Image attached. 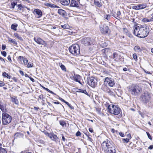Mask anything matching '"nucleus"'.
I'll return each mask as SVG.
<instances>
[{
    "instance_id": "f257e3e1",
    "label": "nucleus",
    "mask_w": 153,
    "mask_h": 153,
    "mask_svg": "<svg viewBox=\"0 0 153 153\" xmlns=\"http://www.w3.org/2000/svg\"><path fill=\"white\" fill-rule=\"evenodd\" d=\"M149 33V29L147 27H143L142 26L135 27L134 31V35L140 38H144L146 37Z\"/></svg>"
},
{
    "instance_id": "f03ea898",
    "label": "nucleus",
    "mask_w": 153,
    "mask_h": 153,
    "mask_svg": "<svg viewBox=\"0 0 153 153\" xmlns=\"http://www.w3.org/2000/svg\"><path fill=\"white\" fill-rule=\"evenodd\" d=\"M105 105L107 107L108 111L111 114L114 115H118V118H121L122 116V111L117 105L113 104H105Z\"/></svg>"
},
{
    "instance_id": "7ed1b4c3",
    "label": "nucleus",
    "mask_w": 153,
    "mask_h": 153,
    "mask_svg": "<svg viewBox=\"0 0 153 153\" xmlns=\"http://www.w3.org/2000/svg\"><path fill=\"white\" fill-rule=\"evenodd\" d=\"M128 91L132 95L137 96L142 91V89L137 85H133L129 87Z\"/></svg>"
},
{
    "instance_id": "20e7f679",
    "label": "nucleus",
    "mask_w": 153,
    "mask_h": 153,
    "mask_svg": "<svg viewBox=\"0 0 153 153\" xmlns=\"http://www.w3.org/2000/svg\"><path fill=\"white\" fill-rule=\"evenodd\" d=\"M69 50L70 53L75 56L79 55L80 53L79 46L76 44L71 46L69 48Z\"/></svg>"
},
{
    "instance_id": "39448f33",
    "label": "nucleus",
    "mask_w": 153,
    "mask_h": 153,
    "mask_svg": "<svg viewBox=\"0 0 153 153\" xmlns=\"http://www.w3.org/2000/svg\"><path fill=\"white\" fill-rule=\"evenodd\" d=\"M12 119V117L6 113L2 114V123L4 125H7L10 123Z\"/></svg>"
},
{
    "instance_id": "423d86ee",
    "label": "nucleus",
    "mask_w": 153,
    "mask_h": 153,
    "mask_svg": "<svg viewBox=\"0 0 153 153\" xmlns=\"http://www.w3.org/2000/svg\"><path fill=\"white\" fill-rule=\"evenodd\" d=\"M102 150L104 151L113 145L112 142L108 140L104 141L101 144Z\"/></svg>"
},
{
    "instance_id": "0eeeda50",
    "label": "nucleus",
    "mask_w": 153,
    "mask_h": 153,
    "mask_svg": "<svg viewBox=\"0 0 153 153\" xmlns=\"http://www.w3.org/2000/svg\"><path fill=\"white\" fill-rule=\"evenodd\" d=\"M87 81L88 85L93 88H94L97 85V80L94 77L87 78Z\"/></svg>"
},
{
    "instance_id": "6e6552de",
    "label": "nucleus",
    "mask_w": 153,
    "mask_h": 153,
    "mask_svg": "<svg viewBox=\"0 0 153 153\" xmlns=\"http://www.w3.org/2000/svg\"><path fill=\"white\" fill-rule=\"evenodd\" d=\"M150 94L147 91L144 92L141 96L142 100L144 103L148 102L150 100Z\"/></svg>"
},
{
    "instance_id": "1a4fd4ad",
    "label": "nucleus",
    "mask_w": 153,
    "mask_h": 153,
    "mask_svg": "<svg viewBox=\"0 0 153 153\" xmlns=\"http://www.w3.org/2000/svg\"><path fill=\"white\" fill-rule=\"evenodd\" d=\"M100 30L102 33L105 34L108 33L109 28L108 26L106 25L102 24L100 25Z\"/></svg>"
},
{
    "instance_id": "9d476101",
    "label": "nucleus",
    "mask_w": 153,
    "mask_h": 153,
    "mask_svg": "<svg viewBox=\"0 0 153 153\" xmlns=\"http://www.w3.org/2000/svg\"><path fill=\"white\" fill-rule=\"evenodd\" d=\"M104 83L106 85H108L109 86L112 87L115 85L114 80L111 78L106 77L105 79Z\"/></svg>"
},
{
    "instance_id": "9b49d317",
    "label": "nucleus",
    "mask_w": 153,
    "mask_h": 153,
    "mask_svg": "<svg viewBox=\"0 0 153 153\" xmlns=\"http://www.w3.org/2000/svg\"><path fill=\"white\" fill-rule=\"evenodd\" d=\"M70 78L75 81L79 82L80 84L82 85L80 81L82 79L81 77L79 75L77 74H74V75L71 76Z\"/></svg>"
},
{
    "instance_id": "f8f14e48",
    "label": "nucleus",
    "mask_w": 153,
    "mask_h": 153,
    "mask_svg": "<svg viewBox=\"0 0 153 153\" xmlns=\"http://www.w3.org/2000/svg\"><path fill=\"white\" fill-rule=\"evenodd\" d=\"M34 40L37 44L39 45H42L46 46L47 44L42 39L38 37H35L34 38Z\"/></svg>"
},
{
    "instance_id": "ddd939ff",
    "label": "nucleus",
    "mask_w": 153,
    "mask_h": 153,
    "mask_svg": "<svg viewBox=\"0 0 153 153\" xmlns=\"http://www.w3.org/2000/svg\"><path fill=\"white\" fill-rule=\"evenodd\" d=\"M113 59L115 61H118L122 59V57L119 52L114 53H113Z\"/></svg>"
},
{
    "instance_id": "4468645a",
    "label": "nucleus",
    "mask_w": 153,
    "mask_h": 153,
    "mask_svg": "<svg viewBox=\"0 0 153 153\" xmlns=\"http://www.w3.org/2000/svg\"><path fill=\"white\" fill-rule=\"evenodd\" d=\"M82 43L84 44L85 46L91 45V38L89 37H87L82 39Z\"/></svg>"
},
{
    "instance_id": "2eb2a0df",
    "label": "nucleus",
    "mask_w": 153,
    "mask_h": 153,
    "mask_svg": "<svg viewBox=\"0 0 153 153\" xmlns=\"http://www.w3.org/2000/svg\"><path fill=\"white\" fill-rule=\"evenodd\" d=\"M106 85H107L104 83L102 85L101 89L104 92L108 93L110 94H111L112 92L111 91Z\"/></svg>"
},
{
    "instance_id": "dca6fc26",
    "label": "nucleus",
    "mask_w": 153,
    "mask_h": 153,
    "mask_svg": "<svg viewBox=\"0 0 153 153\" xmlns=\"http://www.w3.org/2000/svg\"><path fill=\"white\" fill-rule=\"evenodd\" d=\"M33 13L36 18H39L41 17L42 15V11L39 9L34 10Z\"/></svg>"
},
{
    "instance_id": "f3484780",
    "label": "nucleus",
    "mask_w": 153,
    "mask_h": 153,
    "mask_svg": "<svg viewBox=\"0 0 153 153\" xmlns=\"http://www.w3.org/2000/svg\"><path fill=\"white\" fill-rule=\"evenodd\" d=\"M104 152L106 153H116V150L115 146L113 145Z\"/></svg>"
},
{
    "instance_id": "a211bd4d",
    "label": "nucleus",
    "mask_w": 153,
    "mask_h": 153,
    "mask_svg": "<svg viewBox=\"0 0 153 153\" xmlns=\"http://www.w3.org/2000/svg\"><path fill=\"white\" fill-rule=\"evenodd\" d=\"M79 2L78 0H72L70 6L73 7H78L79 6Z\"/></svg>"
},
{
    "instance_id": "6ab92c4d",
    "label": "nucleus",
    "mask_w": 153,
    "mask_h": 153,
    "mask_svg": "<svg viewBox=\"0 0 153 153\" xmlns=\"http://www.w3.org/2000/svg\"><path fill=\"white\" fill-rule=\"evenodd\" d=\"M52 140L56 142H59V139L57 137V135L53 133H51V135L49 137Z\"/></svg>"
},
{
    "instance_id": "aec40b11",
    "label": "nucleus",
    "mask_w": 153,
    "mask_h": 153,
    "mask_svg": "<svg viewBox=\"0 0 153 153\" xmlns=\"http://www.w3.org/2000/svg\"><path fill=\"white\" fill-rule=\"evenodd\" d=\"M24 135L20 132H17L15 133L14 136V139H17L18 138H23Z\"/></svg>"
},
{
    "instance_id": "412c9836",
    "label": "nucleus",
    "mask_w": 153,
    "mask_h": 153,
    "mask_svg": "<svg viewBox=\"0 0 153 153\" xmlns=\"http://www.w3.org/2000/svg\"><path fill=\"white\" fill-rule=\"evenodd\" d=\"M61 4L63 5H67L70 3V0H60Z\"/></svg>"
},
{
    "instance_id": "4be33fe9",
    "label": "nucleus",
    "mask_w": 153,
    "mask_h": 153,
    "mask_svg": "<svg viewBox=\"0 0 153 153\" xmlns=\"http://www.w3.org/2000/svg\"><path fill=\"white\" fill-rule=\"evenodd\" d=\"M45 5L48 6L49 7L51 8H59V7L57 5H56L55 4L48 3H45Z\"/></svg>"
},
{
    "instance_id": "5701e85b",
    "label": "nucleus",
    "mask_w": 153,
    "mask_h": 153,
    "mask_svg": "<svg viewBox=\"0 0 153 153\" xmlns=\"http://www.w3.org/2000/svg\"><path fill=\"white\" fill-rule=\"evenodd\" d=\"M0 109L4 113H6L7 111L6 106L4 105L0 104Z\"/></svg>"
},
{
    "instance_id": "b1692460",
    "label": "nucleus",
    "mask_w": 153,
    "mask_h": 153,
    "mask_svg": "<svg viewBox=\"0 0 153 153\" xmlns=\"http://www.w3.org/2000/svg\"><path fill=\"white\" fill-rule=\"evenodd\" d=\"M120 11H118L117 12L116 15H115V14H113L112 15L117 19L119 20L120 18Z\"/></svg>"
},
{
    "instance_id": "393cba45",
    "label": "nucleus",
    "mask_w": 153,
    "mask_h": 153,
    "mask_svg": "<svg viewBox=\"0 0 153 153\" xmlns=\"http://www.w3.org/2000/svg\"><path fill=\"white\" fill-rule=\"evenodd\" d=\"M11 100L13 102H14L16 104H18L19 102L16 97H11Z\"/></svg>"
},
{
    "instance_id": "a878e982",
    "label": "nucleus",
    "mask_w": 153,
    "mask_h": 153,
    "mask_svg": "<svg viewBox=\"0 0 153 153\" xmlns=\"http://www.w3.org/2000/svg\"><path fill=\"white\" fill-rule=\"evenodd\" d=\"M147 6L146 4H140L138 5L139 10L145 8Z\"/></svg>"
},
{
    "instance_id": "bb28decb",
    "label": "nucleus",
    "mask_w": 153,
    "mask_h": 153,
    "mask_svg": "<svg viewBox=\"0 0 153 153\" xmlns=\"http://www.w3.org/2000/svg\"><path fill=\"white\" fill-rule=\"evenodd\" d=\"M8 41L12 43H13V44L14 45H17V43L16 42V40L15 39H13L11 38H8Z\"/></svg>"
},
{
    "instance_id": "cd10ccee",
    "label": "nucleus",
    "mask_w": 153,
    "mask_h": 153,
    "mask_svg": "<svg viewBox=\"0 0 153 153\" xmlns=\"http://www.w3.org/2000/svg\"><path fill=\"white\" fill-rule=\"evenodd\" d=\"M17 26L18 25L17 24H13L11 25V28L12 29H13L15 31H16L17 30L16 28L17 27Z\"/></svg>"
},
{
    "instance_id": "c85d7f7f",
    "label": "nucleus",
    "mask_w": 153,
    "mask_h": 153,
    "mask_svg": "<svg viewBox=\"0 0 153 153\" xmlns=\"http://www.w3.org/2000/svg\"><path fill=\"white\" fill-rule=\"evenodd\" d=\"M38 143V144L40 145L41 146H43L45 145V142L42 140H39Z\"/></svg>"
},
{
    "instance_id": "c756f323",
    "label": "nucleus",
    "mask_w": 153,
    "mask_h": 153,
    "mask_svg": "<svg viewBox=\"0 0 153 153\" xmlns=\"http://www.w3.org/2000/svg\"><path fill=\"white\" fill-rule=\"evenodd\" d=\"M58 12L60 15L64 16L65 15V11L63 10L62 9H59L58 10Z\"/></svg>"
},
{
    "instance_id": "7c9ffc66",
    "label": "nucleus",
    "mask_w": 153,
    "mask_h": 153,
    "mask_svg": "<svg viewBox=\"0 0 153 153\" xmlns=\"http://www.w3.org/2000/svg\"><path fill=\"white\" fill-rule=\"evenodd\" d=\"M59 65L62 71H66V69L65 66L63 65L62 63H59Z\"/></svg>"
},
{
    "instance_id": "2f4dec72",
    "label": "nucleus",
    "mask_w": 153,
    "mask_h": 153,
    "mask_svg": "<svg viewBox=\"0 0 153 153\" xmlns=\"http://www.w3.org/2000/svg\"><path fill=\"white\" fill-rule=\"evenodd\" d=\"M61 27L64 29H68L70 28V26L67 24H65L64 25H61Z\"/></svg>"
},
{
    "instance_id": "473e14b6",
    "label": "nucleus",
    "mask_w": 153,
    "mask_h": 153,
    "mask_svg": "<svg viewBox=\"0 0 153 153\" xmlns=\"http://www.w3.org/2000/svg\"><path fill=\"white\" fill-rule=\"evenodd\" d=\"M2 76H3L6 77L8 79H10L11 77V76L6 72H4L3 73Z\"/></svg>"
},
{
    "instance_id": "72a5a7b5",
    "label": "nucleus",
    "mask_w": 153,
    "mask_h": 153,
    "mask_svg": "<svg viewBox=\"0 0 153 153\" xmlns=\"http://www.w3.org/2000/svg\"><path fill=\"white\" fill-rule=\"evenodd\" d=\"M14 36L18 39L21 41H22L23 39L17 33H14Z\"/></svg>"
},
{
    "instance_id": "f704fd0d",
    "label": "nucleus",
    "mask_w": 153,
    "mask_h": 153,
    "mask_svg": "<svg viewBox=\"0 0 153 153\" xmlns=\"http://www.w3.org/2000/svg\"><path fill=\"white\" fill-rule=\"evenodd\" d=\"M134 50L137 52H139L141 51V49L140 47L138 46H136L134 48Z\"/></svg>"
},
{
    "instance_id": "c9c22d12",
    "label": "nucleus",
    "mask_w": 153,
    "mask_h": 153,
    "mask_svg": "<svg viewBox=\"0 0 153 153\" xmlns=\"http://www.w3.org/2000/svg\"><path fill=\"white\" fill-rule=\"evenodd\" d=\"M142 21L143 22L145 23L152 22V20H151L150 19H148L146 18H144L143 19Z\"/></svg>"
},
{
    "instance_id": "e433bc0d",
    "label": "nucleus",
    "mask_w": 153,
    "mask_h": 153,
    "mask_svg": "<svg viewBox=\"0 0 153 153\" xmlns=\"http://www.w3.org/2000/svg\"><path fill=\"white\" fill-rule=\"evenodd\" d=\"M94 3L96 5L99 7H100L102 6V4L99 1H94Z\"/></svg>"
},
{
    "instance_id": "4c0bfd02",
    "label": "nucleus",
    "mask_w": 153,
    "mask_h": 153,
    "mask_svg": "<svg viewBox=\"0 0 153 153\" xmlns=\"http://www.w3.org/2000/svg\"><path fill=\"white\" fill-rule=\"evenodd\" d=\"M110 17L111 15L109 14H105L104 16V18L108 20H109L110 19Z\"/></svg>"
},
{
    "instance_id": "58836bf2",
    "label": "nucleus",
    "mask_w": 153,
    "mask_h": 153,
    "mask_svg": "<svg viewBox=\"0 0 153 153\" xmlns=\"http://www.w3.org/2000/svg\"><path fill=\"white\" fill-rule=\"evenodd\" d=\"M43 89L47 91H48L49 92H50V93H51L53 94L56 95L52 91H50L49 89L48 88H46L45 87H44Z\"/></svg>"
},
{
    "instance_id": "ea45409f",
    "label": "nucleus",
    "mask_w": 153,
    "mask_h": 153,
    "mask_svg": "<svg viewBox=\"0 0 153 153\" xmlns=\"http://www.w3.org/2000/svg\"><path fill=\"white\" fill-rule=\"evenodd\" d=\"M0 153H7V152L4 149L0 147Z\"/></svg>"
},
{
    "instance_id": "a19ab883",
    "label": "nucleus",
    "mask_w": 153,
    "mask_h": 153,
    "mask_svg": "<svg viewBox=\"0 0 153 153\" xmlns=\"http://www.w3.org/2000/svg\"><path fill=\"white\" fill-rule=\"evenodd\" d=\"M24 59V57L23 56H19L18 58V60L19 62H22V60H23Z\"/></svg>"
},
{
    "instance_id": "79ce46f5",
    "label": "nucleus",
    "mask_w": 153,
    "mask_h": 153,
    "mask_svg": "<svg viewBox=\"0 0 153 153\" xmlns=\"http://www.w3.org/2000/svg\"><path fill=\"white\" fill-rule=\"evenodd\" d=\"M79 92L82 93L86 95H88V93L85 90L79 89Z\"/></svg>"
},
{
    "instance_id": "37998d69",
    "label": "nucleus",
    "mask_w": 153,
    "mask_h": 153,
    "mask_svg": "<svg viewBox=\"0 0 153 153\" xmlns=\"http://www.w3.org/2000/svg\"><path fill=\"white\" fill-rule=\"evenodd\" d=\"M59 123L63 127L66 125V123L63 121H60Z\"/></svg>"
},
{
    "instance_id": "c03bdc74",
    "label": "nucleus",
    "mask_w": 153,
    "mask_h": 153,
    "mask_svg": "<svg viewBox=\"0 0 153 153\" xmlns=\"http://www.w3.org/2000/svg\"><path fill=\"white\" fill-rule=\"evenodd\" d=\"M28 62V60L27 58H25L23 59V62L25 65H26L27 64Z\"/></svg>"
},
{
    "instance_id": "a18cd8bd",
    "label": "nucleus",
    "mask_w": 153,
    "mask_h": 153,
    "mask_svg": "<svg viewBox=\"0 0 153 153\" xmlns=\"http://www.w3.org/2000/svg\"><path fill=\"white\" fill-rule=\"evenodd\" d=\"M16 5H17L16 2H13L11 3V5L12 6V7L13 8H14V7H15V6Z\"/></svg>"
},
{
    "instance_id": "49530a36",
    "label": "nucleus",
    "mask_w": 153,
    "mask_h": 153,
    "mask_svg": "<svg viewBox=\"0 0 153 153\" xmlns=\"http://www.w3.org/2000/svg\"><path fill=\"white\" fill-rule=\"evenodd\" d=\"M129 139H128V138H125L123 139V142L126 143H128L129 142Z\"/></svg>"
},
{
    "instance_id": "de8ad7c7",
    "label": "nucleus",
    "mask_w": 153,
    "mask_h": 153,
    "mask_svg": "<svg viewBox=\"0 0 153 153\" xmlns=\"http://www.w3.org/2000/svg\"><path fill=\"white\" fill-rule=\"evenodd\" d=\"M17 7L20 10H22L23 8L21 4H18Z\"/></svg>"
},
{
    "instance_id": "09e8293b",
    "label": "nucleus",
    "mask_w": 153,
    "mask_h": 153,
    "mask_svg": "<svg viewBox=\"0 0 153 153\" xmlns=\"http://www.w3.org/2000/svg\"><path fill=\"white\" fill-rule=\"evenodd\" d=\"M65 103H66L71 109H74V107L68 102H66Z\"/></svg>"
},
{
    "instance_id": "8fccbe9b",
    "label": "nucleus",
    "mask_w": 153,
    "mask_h": 153,
    "mask_svg": "<svg viewBox=\"0 0 153 153\" xmlns=\"http://www.w3.org/2000/svg\"><path fill=\"white\" fill-rule=\"evenodd\" d=\"M1 54L4 57H5L7 55V53L5 51H1Z\"/></svg>"
},
{
    "instance_id": "3c124183",
    "label": "nucleus",
    "mask_w": 153,
    "mask_h": 153,
    "mask_svg": "<svg viewBox=\"0 0 153 153\" xmlns=\"http://www.w3.org/2000/svg\"><path fill=\"white\" fill-rule=\"evenodd\" d=\"M132 8L133 9H134L135 10H139V8H138V5L137 6H134L132 7Z\"/></svg>"
},
{
    "instance_id": "603ef678",
    "label": "nucleus",
    "mask_w": 153,
    "mask_h": 153,
    "mask_svg": "<svg viewBox=\"0 0 153 153\" xmlns=\"http://www.w3.org/2000/svg\"><path fill=\"white\" fill-rule=\"evenodd\" d=\"M146 134H147V135L148 136V137L150 140H152V137L150 135L149 133L148 132H146Z\"/></svg>"
},
{
    "instance_id": "864d4df0",
    "label": "nucleus",
    "mask_w": 153,
    "mask_h": 153,
    "mask_svg": "<svg viewBox=\"0 0 153 153\" xmlns=\"http://www.w3.org/2000/svg\"><path fill=\"white\" fill-rule=\"evenodd\" d=\"M5 85L4 83L2 81H0V87H1Z\"/></svg>"
},
{
    "instance_id": "5fc2aeb1",
    "label": "nucleus",
    "mask_w": 153,
    "mask_h": 153,
    "mask_svg": "<svg viewBox=\"0 0 153 153\" xmlns=\"http://www.w3.org/2000/svg\"><path fill=\"white\" fill-rule=\"evenodd\" d=\"M133 58L137 60V56L136 54L134 53L133 55Z\"/></svg>"
},
{
    "instance_id": "6e6d98bb",
    "label": "nucleus",
    "mask_w": 153,
    "mask_h": 153,
    "mask_svg": "<svg viewBox=\"0 0 153 153\" xmlns=\"http://www.w3.org/2000/svg\"><path fill=\"white\" fill-rule=\"evenodd\" d=\"M33 66V64L32 63L29 62L27 64V67L30 68L32 67Z\"/></svg>"
},
{
    "instance_id": "4d7b16f0",
    "label": "nucleus",
    "mask_w": 153,
    "mask_h": 153,
    "mask_svg": "<svg viewBox=\"0 0 153 153\" xmlns=\"http://www.w3.org/2000/svg\"><path fill=\"white\" fill-rule=\"evenodd\" d=\"M81 135V133L79 131H78L76 133V135L77 136H80Z\"/></svg>"
},
{
    "instance_id": "13d9d810",
    "label": "nucleus",
    "mask_w": 153,
    "mask_h": 153,
    "mask_svg": "<svg viewBox=\"0 0 153 153\" xmlns=\"http://www.w3.org/2000/svg\"><path fill=\"white\" fill-rule=\"evenodd\" d=\"M119 134L122 137H124V133H123L122 132H120L119 133Z\"/></svg>"
},
{
    "instance_id": "bf43d9fd",
    "label": "nucleus",
    "mask_w": 153,
    "mask_h": 153,
    "mask_svg": "<svg viewBox=\"0 0 153 153\" xmlns=\"http://www.w3.org/2000/svg\"><path fill=\"white\" fill-rule=\"evenodd\" d=\"M127 136V137H128V139H129V140L131 138V135L130 134H128Z\"/></svg>"
},
{
    "instance_id": "052dcab7",
    "label": "nucleus",
    "mask_w": 153,
    "mask_h": 153,
    "mask_svg": "<svg viewBox=\"0 0 153 153\" xmlns=\"http://www.w3.org/2000/svg\"><path fill=\"white\" fill-rule=\"evenodd\" d=\"M45 134L48 136V137H50V135H51V134H49L48 132L47 131H46L45 133Z\"/></svg>"
},
{
    "instance_id": "680f3d73",
    "label": "nucleus",
    "mask_w": 153,
    "mask_h": 153,
    "mask_svg": "<svg viewBox=\"0 0 153 153\" xmlns=\"http://www.w3.org/2000/svg\"><path fill=\"white\" fill-rule=\"evenodd\" d=\"M6 46L5 45L3 44L2 46V49L3 50H4L6 48Z\"/></svg>"
},
{
    "instance_id": "e2e57ef3",
    "label": "nucleus",
    "mask_w": 153,
    "mask_h": 153,
    "mask_svg": "<svg viewBox=\"0 0 153 153\" xmlns=\"http://www.w3.org/2000/svg\"><path fill=\"white\" fill-rule=\"evenodd\" d=\"M59 99L61 101H62L63 102H64L65 103L66 102V101L63 100L62 98H59Z\"/></svg>"
},
{
    "instance_id": "0e129e2a",
    "label": "nucleus",
    "mask_w": 153,
    "mask_h": 153,
    "mask_svg": "<svg viewBox=\"0 0 153 153\" xmlns=\"http://www.w3.org/2000/svg\"><path fill=\"white\" fill-rule=\"evenodd\" d=\"M7 59L8 60H9L10 62L12 61V60L11 59L10 56V55L8 56Z\"/></svg>"
},
{
    "instance_id": "69168bd1",
    "label": "nucleus",
    "mask_w": 153,
    "mask_h": 153,
    "mask_svg": "<svg viewBox=\"0 0 153 153\" xmlns=\"http://www.w3.org/2000/svg\"><path fill=\"white\" fill-rule=\"evenodd\" d=\"M123 31L124 32H125L126 33L128 32V30L126 28H123Z\"/></svg>"
},
{
    "instance_id": "338daca9",
    "label": "nucleus",
    "mask_w": 153,
    "mask_h": 153,
    "mask_svg": "<svg viewBox=\"0 0 153 153\" xmlns=\"http://www.w3.org/2000/svg\"><path fill=\"white\" fill-rule=\"evenodd\" d=\"M89 131L91 133H92L93 132V130L92 128H89Z\"/></svg>"
},
{
    "instance_id": "774afa93",
    "label": "nucleus",
    "mask_w": 153,
    "mask_h": 153,
    "mask_svg": "<svg viewBox=\"0 0 153 153\" xmlns=\"http://www.w3.org/2000/svg\"><path fill=\"white\" fill-rule=\"evenodd\" d=\"M39 97L40 99H42L43 98V96L42 94H41L39 96Z\"/></svg>"
}]
</instances>
